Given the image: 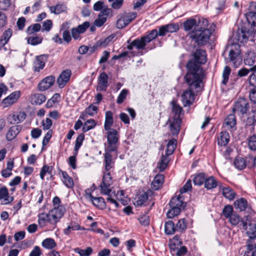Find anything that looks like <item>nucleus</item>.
I'll return each instance as SVG.
<instances>
[{
  "instance_id": "19",
  "label": "nucleus",
  "mask_w": 256,
  "mask_h": 256,
  "mask_svg": "<svg viewBox=\"0 0 256 256\" xmlns=\"http://www.w3.org/2000/svg\"><path fill=\"white\" fill-rule=\"evenodd\" d=\"M170 208H178L180 210H184L186 203L184 201L183 196L179 194L178 196L173 197L169 203Z\"/></svg>"
},
{
  "instance_id": "1",
  "label": "nucleus",
  "mask_w": 256,
  "mask_h": 256,
  "mask_svg": "<svg viewBox=\"0 0 256 256\" xmlns=\"http://www.w3.org/2000/svg\"><path fill=\"white\" fill-rule=\"evenodd\" d=\"M188 72L184 76L186 82L189 86V89L184 90L182 96L184 106L192 104L194 100V90L200 89V84L204 75V71L193 61L186 64Z\"/></svg>"
},
{
  "instance_id": "24",
  "label": "nucleus",
  "mask_w": 256,
  "mask_h": 256,
  "mask_svg": "<svg viewBox=\"0 0 256 256\" xmlns=\"http://www.w3.org/2000/svg\"><path fill=\"white\" fill-rule=\"evenodd\" d=\"M52 204L54 208L51 210H55L57 214L61 215V218L64 215L66 209L61 204V200L58 196H54L52 199Z\"/></svg>"
},
{
  "instance_id": "30",
  "label": "nucleus",
  "mask_w": 256,
  "mask_h": 256,
  "mask_svg": "<svg viewBox=\"0 0 256 256\" xmlns=\"http://www.w3.org/2000/svg\"><path fill=\"white\" fill-rule=\"evenodd\" d=\"M46 100L45 96L42 94H32L30 100L32 104L40 105Z\"/></svg>"
},
{
  "instance_id": "9",
  "label": "nucleus",
  "mask_w": 256,
  "mask_h": 256,
  "mask_svg": "<svg viewBox=\"0 0 256 256\" xmlns=\"http://www.w3.org/2000/svg\"><path fill=\"white\" fill-rule=\"evenodd\" d=\"M180 29L179 25L177 23H170L163 25L158 28V31L156 30L158 36H164L167 33H172L178 32Z\"/></svg>"
},
{
  "instance_id": "25",
  "label": "nucleus",
  "mask_w": 256,
  "mask_h": 256,
  "mask_svg": "<svg viewBox=\"0 0 256 256\" xmlns=\"http://www.w3.org/2000/svg\"><path fill=\"white\" fill-rule=\"evenodd\" d=\"M240 226L246 230L248 236H256V224L250 223L248 225L246 222L242 220L240 222Z\"/></svg>"
},
{
  "instance_id": "28",
  "label": "nucleus",
  "mask_w": 256,
  "mask_h": 256,
  "mask_svg": "<svg viewBox=\"0 0 256 256\" xmlns=\"http://www.w3.org/2000/svg\"><path fill=\"white\" fill-rule=\"evenodd\" d=\"M220 185L214 176H206L204 186L206 190H210L214 188L217 186H220Z\"/></svg>"
},
{
  "instance_id": "44",
  "label": "nucleus",
  "mask_w": 256,
  "mask_h": 256,
  "mask_svg": "<svg viewBox=\"0 0 256 256\" xmlns=\"http://www.w3.org/2000/svg\"><path fill=\"white\" fill-rule=\"evenodd\" d=\"M164 231L166 234H172L176 231V226L172 220H168L165 223Z\"/></svg>"
},
{
  "instance_id": "56",
  "label": "nucleus",
  "mask_w": 256,
  "mask_h": 256,
  "mask_svg": "<svg viewBox=\"0 0 256 256\" xmlns=\"http://www.w3.org/2000/svg\"><path fill=\"white\" fill-rule=\"evenodd\" d=\"M41 26L39 24H35L29 26L26 30V32L29 35H32L40 30Z\"/></svg>"
},
{
  "instance_id": "35",
  "label": "nucleus",
  "mask_w": 256,
  "mask_h": 256,
  "mask_svg": "<svg viewBox=\"0 0 256 256\" xmlns=\"http://www.w3.org/2000/svg\"><path fill=\"white\" fill-rule=\"evenodd\" d=\"M194 185L202 186L204 184L206 176L203 172L195 174L192 176Z\"/></svg>"
},
{
  "instance_id": "59",
  "label": "nucleus",
  "mask_w": 256,
  "mask_h": 256,
  "mask_svg": "<svg viewBox=\"0 0 256 256\" xmlns=\"http://www.w3.org/2000/svg\"><path fill=\"white\" fill-rule=\"evenodd\" d=\"M166 213L167 217L169 218H172L174 216H178L182 210L178 208H170Z\"/></svg>"
},
{
  "instance_id": "47",
  "label": "nucleus",
  "mask_w": 256,
  "mask_h": 256,
  "mask_svg": "<svg viewBox=\"0 0 256 256\" xmlns=\"http://www.w3.org/2000/svg\"><path fill=\"white\" fill-rule=\"evenodd\" d=\"M26 40L28 44L32 46H36L41 44L43 40V38L42 36H30L26 38Z\"/></svg>"
},
{
  "instance_id": "20",
  "label": "nucleus",
  "mask_w": 256,
  "mask_h": 256,
  "mask_svg": "<svg viewBox=\"0 0 256 256\" xmlns=\"http://www.w3.org/2000/svg\"><path fill=\"white\" fill-rule=\"evenodd\" d=\"M55 78L54 76H48L44 78L38 84V88L40 91H44L50 88L54 84Z\"/></svg>"
},
{
  "instance_id": "38",
  "label": "nucleus",
  "mask_w": 256,
  "mask_h": 256,
  "mask_svg": "<svg viewBox=\"0 0 256 256\" xmlns=\"http://www.w3.org/2000/svg\"><path fill=\"white\" fill-rule=\"evenodd\" d=\"M114 122L113 115L111 111H107L106 112V118L104 124L105 130H108L110 129Z\"/></svg>"
},
{
  "instance_id": "57",
  "label": "nucleus",
  "mask_w": 256,
  "mask_h": 256,
  "mask_svg": "<svg viewBox=\"0 0 256 256\" xmlns=\"http://www.w3.org/2000/svg\"><path fill=\"white\" fill-rule=\"evenodd\" d=\"M52 170H53L52 166H48L47 165H44L40 170V178L42 180H44L46 173H48L50 174H52Z\"/></svg>"
},
{
  "instance_id": "18",
  "label": "nucleus",
  "mask_w": 256,
  "mask_h": 256,
  "mask_svg": "<svg viewBox=\"0 0 256 256\" xmlns=\"http://www.w3.org/2000/svg\"><path fill=\"white\" fill-rule=\"evenodd\" d=\"M184 30L186 32H188V34L194 30L199 28V26L198 24L196 19L193 18H190L186 20L182 24Z\"/></svg>"
},
{
  "instance_id": "13",
  "label": "nucleus",
  "mask_w": 256,
  "mask_h": 256,
  "mask_svg": "<svg viewBox=\"0 0 256 256\" xmlns=\"http://www.w3.org/2000/svg\"><path fill=\"white\" fill-rule=\"evenodd\" d=\"M20 91L16 90L12 92L2 100V104L4 106L7 108L15 104L20 98Z\"/></svg>"
},
{
  "instance_id": "2",
  "label": "nucleus",
  "mask_w": 256,
  "mask_h": 256,
  "mask_svg": "<svg viewBox=\"0 0 256 256\" xmlns=\"http://www.w3.org/2000/svg\"><path fill=\"white\" fill-rule=\"evenodd\" d=\"M156 37V30H152L146 35L140 38H137L131 42H130V40H128L127 42L128 44L127 46V48L129 50H132L134 47H135L138 50H144L146 52H147L155 48L154 44L150 46H147V44L150 42Z\"/></svg>"
},
{
  "instance_id": "34",
  "label": "nucleus",
  "mask_w": 256,
  "mask_h": 256,
  "mask_svg": "<svg viewBox=\"0 0 256 256\" xmlns=\"http://www.w3.org/2000/svg\"><path fill=\"white\" fill-rule=\"evenodd\" d=\"M148 194L146 192H140L134 198V204L137 206H142L148 200Z\"/></svg>"
},
{
  "instance_id": "36",
  "label": "nucleus",
  "mask_w": 256,
  "mask_h": 256,
  "mask_svg": "<svg viewBox=\"0 0 256 256\" xmlns=\"http://www.w3.org/2000/svg\"><path fill=\"white\" fill-rule=\"evenodd\" d=\"M62 174V180L64 184L68 188H72L74 186L72 178L70 177L67 172L64 171L60 170Z\"/></svg>"
},
{
  "instance_id": "16",
  "label": "nucleus",
  "mask_w": 256,
  "mask_h": 256,
  "mask_svg": "<svg viewBox=\"0 0 256 256\" xmlns=\"http://www.w3.org/2000/svg\"><path fill=\"white\" fill-rule=\"evenodd\" d=\"M236 120L234 114H230L224 119L223 126L232 132L236 130Z\"/></svg>"
},
{
  "instance_id": "53",
  "label": "nucleus",
  "mask_w": 256,
  "mask_h": 256,
  "mask_svg": "<svg viewBox=\"0 0 256 256\" xmlns=\"http://www.w3.org/2000/svg\"><path fill=\"white\" fill-rule=\"evenodd\" d=\"M256 60V54L254 52H250L248 53V55L244 59V64L250 66H252Z\"/></svg>"
},
{
  "instance_id": "64",
  "label": "nucleus",
  "mask_w": 256,
  "mask_h": 256,
  "mask_svg": "<svg viewBox=\"0 0 256 256\" xmlns=\"http://www.w3.org/2000/svg\"><path fill=\"white\" fill-rule=\"evenodd\" d=\"M98 108L92 104H90L88 108H86V113L90 116H94V114L97 112Z\"/></svg>"
},
{
  "instance_id": "29",
  "label": "nucleus",
  "mask_w": 256,
  "mask_h": 256,
  "mask_svg": "<svg viewBox=\"0 0 256 256\" xmlns=\"http://www.w3.org/2000/svg\"><path fill=\"white\" fill-rule=\"evenodd\" d=\"M46 60V56L44 55H40L36 56L34 62V67L35 70L38 72L40 70H42L45 66Z\"/></svg>"
},
{
  "instance_id": "22",
  "label": "nucleus",
  "mask_w": 256,
  "mask_h": 256,
  "mask_svg": "<svg viewBox=\"0 0 256 256\" xmlns=\"http://www.w3.org/2000/svg\"><path fill=\"white\" fill-rule=\"evenodd\" d=\"M108 86V76L105 72L100 74L98 78L97 90L99 91H106Z\"/></svg>"
},
{
  "instance_id": "54",
  "label": "nucleus",
  "mask_w": 256,
  "mask_h": 256,
  "mask_svg": "<svg viewBox=\"0 0 256 256\" xmlns=\"http://www.w3.org/2000/svg\"><path fill=\"white\" fill-rule=\"evenodd\" d=\"M74 252L80 254V256H90L92 252V249L91 247H87L85 250L80 248H76Z\"/></svg>"
},
{
  "instance_id": "63",
  "label": "nucleus",
  "mask_w": 256,
  "mask_h": 256,
  "mask_svg": "<svg viewBox=\"0 0 256 256\" xmlns=\"http://www.w3.org/2000/svg\"><path fill=\"white\" fill-rule=\"evenodd\" d=\"M232 212V206L230 205H226L223 208L222 214L224 217H226V218H228L232 214H233Z\"/></svg>"
},
{
  "instance_id": "55",
  "label": "nucleus",
  "mask_w": 256,
  "mask_h": 256,
  "mask_svg": "<svg viewBox=\"0 0 256 256\" xmlns=\"http://www.w3.org/2000/svg\"><path fill=\"white\" fill-rule=\"evenodd\" d=\"M231 72V69L228 66H226L224 68L222 72V84L226 85L228 82L229 76Z\"/></svg>"
},
{
  "instance_id": "21",
  "label": "nucleus",
  "mask_w": 256,
  "mask_h": 256,
  "mask_svg": "<svg viewBox=\"0 0 256 256\" xmlns=\"http://www.w3.org/2000/svg\"><path fill=\"white\" fill-rule=\"evenodd\" d=\"M250 8L252 10H255L256 12H250L246 14V17L248 24L252 26H256V2L250 3Z\"/></svg>"
},
{
  "instance_id": "15",
  "label": "nucleus",
  "mask_w": 256,
  "mask_h": 256,
  "mask_svg": "<svg viewBox=\"0 0 256 256\" xmlns=\"http://www.w3.org/2000/svg\"><path fill=\"white\" fill-rule=\"evenodd\" d=\"M72 74L71 70L66 69L63 70L57 79V82L60 88H64L70 80Z\"/></svg>"
},
{
  "instance_id": "46",
  "label": "nucleus",
  "mask_w": 256,
  "mask_h": 256,
  "mask_svg": "<svg viewBox=\"0 0 256 256\" xmlns=\"http://www.w3.org/2000/svg\"><path fill=\"white\" fill-rule=\"evenodd\" d=\"M234 164L238 170H242L246 167V162L243 158L238 156L235 158Z\"/></svg>"
},
{
  "instance_id": "11",
  "label": "nucleus",
  "mask_w": 256,
  "mask_h": 256,
  "mask_svg": "<svg viewBox=\"0 0 256 256\" xmlns=\"http://www.w3.org/2000/svg\"><path fill=\"white\" fill-rule=\"evenodd\" d=\"M86 196L92 203V204L100 210H104L106 207V204L104 200L102 197H94L90 192V190H86Z\"/></svg>"
},
{
  "instance_id": "27",
  "label": "nucleus",
  "mask_w": 256,
  "mask_h": 256,
  "mask_svg": "<svg viewBox=\"0 0 256 256\" xmlns=\"http://www.w3.org/2000/svg\"><path fill=\"white\" fill-rule=\"evenodd\" d=\"M182 119L179 118H174L172 122L170 124V131L171 134L177 136L180 130Z\"/></svg>"
},
{
  "instance_id": "51",
  "label": "nucleus",
  "mask_w": 256,
  "mask_h": 256,
  "mask_svg": "<svg viewBox=\"0 0 256 256\" xmlns=\"http://www.w3.org/2000/svg\"><path fill=\"white\" fill-rule=\"evenodd\" d=\"M96 126V123L94 119H90L86 122L82 126V131L86 132L92 128Z\"/></svg>"
},
{
  "instance_id": "42",
  "label": "nucleus",
  "mask_w": 256,
  "mask_h": 256,
  "mask_svg": "<svg viewBox=\"0 0 256 256\" xmlns=\"http://www.w3.org/2000/svg\"><path fill=\"white\" fill-rule=\"evenodd\" d=\"M66 7L63 4H58L54 6H50V10L52 13L56 14H60L66 10Z\"/></svg>"
},
{
  "instance_id": "23",
  "label": "nucleus",
  "mask_w": 256,
  "mask_h": 256,
  "mask_svg": "<svg viewBox=\"0 0 256 256\" xmlns=\"http://www.w3.org/2000/svg\"><path fill=\"white\" fill-rule=\"evenodd\" d=\"M22 127L20 125L11 126L6 134V139L8 141L14 140L21 131Z\"/></svg>"
},
{
  "instance_id": "60",
  "label": "nucleus",
  "mask_w": 256,
  "mask_h": 256,
  "mask_svg": "<svg viewBox=\"0 0 256 256\" xmlns=\"http://www.w3.org/2000/svg\"><path fill=\"white\" fill-rule=\"evenodd\" d=\"M251 72H252L249 78V83L251 86L256 87V69L254 66L251 67Z\"/></svg>"
},
{
  "instance_id": "10",
  "label": "nucleus",
  "mask_w": 256,
  "mask_h": 256,
  "mask_svg": "<svg viewBox=\"0 0 256 256\" xmlns=\"http://www.w3.org/2000/svg\"><path fill=\"white\" fill-rule=\"evenodd\" d=\"M137 16L136 12H130L126 13L119 18L116 22V26L118 28H122L128 25Z\"/></svg>"
},
{
  "instance_id": "8",
  "label": "nucleus",
  "mask_w": 256,
  "mask_h": 256,
  "mask_svg": "<svg viewBox=\"0 0 256 256\" xmlns=\"http://www.w3.org/2000/svg\"><path fill=\"white\" fill-rule=\"evenodd\" d=\"M250 108L248 101L244 98H240L235 102L232 110L238 116L246 114Z\"/></svg>"
},
{
  "instance_id": "50",
  "label": "nucleus",
  "mask_w": 256,
  "mask_h": 256,
  "mask_svg": "<svg viewBox=\"0 0 256 256\" xmlns=\"http://www.w3.org/2000/svg\"><path fill=\"white\" fill-rule=\"evenodd\" d=\"M84 138V136L83 134H79L78 136L76 138L74 150V152H75L76 154H78L79 149L82 144Z\"/></svg>"
},
{
  "instance_id": "49",
  "label": "nucleus",
  "mask_w": 256,
  "mask_h": 256,
  "mask_svg": "<svg viewBox=\"0 0 256 256\" xmlns=\"http://www.w3.org/2000/svg\"><path fill=\"white\" fill-rule=\"evenodd\" d=\"M168 156H162L160 161L158 163V168L160 172H163L167 167L168 164L170 161L168 158Z\"/></svg>"
},
{
  "instance_id": "14",
  "label": "nucleus",
  "mask_w": 256,
  "mask_h": 256,
  "mask_svg": "<svg viewBox=\"0 0 256 256\" xmlns=\"http://www.w3.org/2000/svg\"><path fill=\"white\" fill-rule=\"evenodd\" d=\"M26 118V114L24 112H17L10 114L8 120L10 124H18L23 122Z\"/></svg>"
},
{
  "instance_id": "62",
  "label": "nucleus",
  "mask_w": 256,
  "mask_h": 256,
  "mask_svg": "<svg viewBox=\"0 0 256 256\" xmlns=\"http://www.w3.org/2000/svg\"><path fill=\"white\" fill-rule=\"evenodd\" d=\"M128 90L126 89H123L119 94L118 98L116 100V102L118 104H120L124 100L126 99L128 94Z\"/></svg>"
},
{
  "instance_id": "61",
  "label": "nucleus",
  "mask_w": 256,
  "mask_h": 256,
  "mask_svg": "<svg viewBox=\"0 0 256 256\" xmlns=\"http://www.w3.org/2000/svg\"><path fill=\"white\" fill-rule=\"evenodd\" d=\"M248 236L249 237V239L247 242L248 249L251 250L256 247V236Z\"/></svg>"
},
{
  "instance_id": "39",
  "label": "nucleus",
  "mask_w": 256,
  "mask_h": 256,
  "mask_svg": "<svg viewBox=\"0 0 256 256\" xmlns=\"http://www.w3.org/2000/svg\"><path fill=\"white\" fill-rule=\"evenodd\" d=\"M220 188L222 189L223 196L230 200H232L234 198L236 194L230 187H222L220 185Z\"/></svg>"
},
{
  "instance_id": "43",
  "label": "nucleus",
  "mask_w": 256,
  "mask_h": 256,
  "mask_svg": "<svg viewBox=\"0 0 256 256\" xmlns=\"http://www.w3.org/2000/svg\"><path fill=\"white\" fill-rule=\"evenodd\" d=\"M172 105V113L174 115V118H180L181 112L182 110V108L174 100L171 102Z\"/></svg>"
},
{
  "instance_id": "5",
  "label": "nucleus",
  "mask_w": 256,
  "mask_h": 256,
  "mask_svg": "<svg viewBox=\"0 0 256 256\" xmlns=\"http://www.w3.org/2000/svg\"><path fill=\"white\" fill-rule=\"evenodd\" d=\"M230 48L228 58L234 66L237 68L242 62V58L240 55V46L237 43H233L227 46Z\"/></svg>"
},
{
  "instance_id": "31",
  "label": "nucleus",
  "mask_w": 256,
  "mask_h": 256,
  "mask_svg": "<svg viewBox=\"0 0 256 256\" xmlns=\"http://www.w3.org/2000/svg\"><path fill=\"white\" fill-rule=\"evenodd\" d=\"M230 136L226 131H222L218 137V144L220 146H226L229 142Z\"/></svg>"
},
{
  "instance_id": "4",
  "label": "nucleus",
  "mask_w": 256,
  "mask_h": 256,
  "mask_svg": "<svg viewBox=\"0 0 256 256\" xmlns=\"http://www.w3.org/2000/svg\"><path fill=\"white\" fill-rule=\"evenodd\" d=\"M211 34L212 32L209 28L199 26L196 31L192 32L188 36L198 45L204 46L208 42Z\"/></svg>"
},
{
  "instance_id": "33",
  "label": "nucleus",
  "mask_w": 256,
  "mask_h": 256,
  "mask_svg": "<svg viewBox=\"0 0 256 256\" xmlns=\"http://www.w3.org/2000/svg\"><path fill=\"white\" fill-rule=\"evenodd\" d=\"M13 199L12 197L9 196L8 189L6 187L0 188V200H2V204H8L13 200Z\"/></svg>"
},
{
  "instance_id": "52",
  "label": "nucleus",
  "mask_w": 256,
  "mask_h": 256,
  "mask_svg": "<svg viewBox=\"0 0 256 256\" xmlns=\"http://www.w3.org/2000/svg\"><path fill=\"white\" fill-rule=\"evenodd\" d=\"M42 246L46 249H52L56 247V244L54 239L47 238L42 242Z\"/></svg>"
},
{
  "instance_id": "40",
  "label": "nucleus",
  "mask_w": 256,
  "mask_h": 256,
  "mask_svg": "<svg viewBox=\"0 0 256 256\" xmlns=\"http://www.w3.org/2000/svg\"><path fill=\"white\" fill-rule=\"evenodd\" d=\"M248 206V202L244 198H240L234 202V206L236 209L239 210L240 211L244 210Z\"/></svg>"
},
{
  "instance_id": "41",
  "label": "nucleus",
  "mask_w": 256,
  "mask_h": 256,
  "mask_svg": "<svg viewBox=\"0 0 256 256\" xmlns=\"http://www.w3.org/2000/svg\"><path fill=\"white\" fill-rule=\"evenodd\" d=\"M177 144V140L175 138H172L170 140L166 145V154L170 156L173 154Z\"/></svg>"
},
{
  "instance_id": "12",
  "label": "nucleus",
  "mask_w": 256,
  "mask_h": 256,
  "mask_svg": "<svg viewBox=\"0 0 256 256\" xmlns=\"http://www.w3.org/2000/svg\"><path fill=\"white\" fill-rule=\"evenodd\" d=\"M194 60H192L196 64L199 66L202 69L200 64H204L206 62V54L204 50L197 49L194 54ZM192 60H190L188 62Z\"/></svg>"
},
{
  "instance_id": "58",
  "label": "nucleus",
  "mask_w": 256,
  "mask_h": 256,
  "mask_svg": "<svg viewBox=\"0 0 256 256\" xmlns=\"http://www.w3.org/2000/svg\"><path fill=\"white\" fill-rule=\"evenodd\" d=\"M248 147L252 150H256V134H254L248 138Z\"/></svg>"
},
{
  "instance_id": "17",
  "label": "nucleus",
  "mask_w": 256,
  "mask_h": 256,
  "mask_svg": "<svg viewBox=\"0 0 256 256\" xmlns=\"http://www.w3.org/2000/svg\"><path fill=\"white\" fill-rule=\"evenodd\" d=\"M114 151H108V150H105V153L104 154V171L110 172V170L114 167V160L112 158L111 152Z\"/></svg>"
},
{
  "instance_id": "7",
  "label": "nucleus",
  "mask_w": 256,
  "mask_h": 256,
  "mask_svg": "<svg viewBox=\"0 0 256 256\" xmlns=\"http://www.w3.org/2000/svg\"><path fill=\"white\" fill-rule=\"evenodd\" d=\"M108 146L106 149L108 151H116L117 150V143L118 141V132L113 128L107 130Z\"/></svg>"
},
{
  "instance_id": "6",
  "label": "nucleus",
  "mask_w": 256,
  "mask_h": 256,
  "mask_svg": "<svg viewBox=\"0 0 256 256\" xmlns=\"http://www.w3.org/2000/svg\"><path fill=\"white\" fill-rule=\"evenodd\" d=\"M112 178L110 174V172L104 171L102 182L100 186L101 193L103 194L108 195L112 191Z\"/></svg>"
},
{
  "instance_id": "48",
  "label": "nucleus",
  "mask_w": 256,
  "mask_h": 256,
  "mask_svg": "<svg viewBox=\"0 0 256 256\" xmlns=\"http://www.w3.org/2000/svg\"><path fill=\"white\" fill-rule=\"evenodd\" d=\"M187 226L188 223L185 218L180 219L176 226V232L180 233L184 232L187 228Z\"/></svg>"
},
{
  "instance_id": "45",
  "label": "nucleus",
  "mask_w": 256,
  "mask_h": 256,
  "mask_svg": "<svg viewBox=\"0 0 256 256\" xmlns=\"http://www.w3.org/2000/svg\"><path fill=\"white\" fill-rule=\"evenodd\" d=\"M12 35V30L8 28L5 30L1 36L0 39V45L4 46L8 43Z\"/></svg>"
},
{
  "instance_id": "32",
  "label": "nucleus",
  "mask_w": 256,
  "mask_h": 256,
  "mask_svg": "<svg viewBox=\"0 0 256 256\" xmlns=\"http://www.w3.org/2000/svg\"><path fill=\"white\" fill-rule=\"evenodd\" d=\"M256 110H252L251 112L249 114L246 122V126H251L250 130H254V127L256 126Z\"/></svg>"
},
{
  "instance_id": "3",
  "label": "nucleus",
  "mask_w": 256,
  "mask_h": 256,
  "mask_svg": "<svg viewBox=\"0 0 256 256\" xmlns=\"http://www.w3.org/2000/svg\"><path fill=\"white\" fill-rule=\"evenodd\" d=\"M38 217V223L41 228L45 227L48 224L56 226L62 218L61 215L57 214L55 210H50L48 214L40 213Z\"/></svg>"
},
{
  "instance_id": "37",
  "label": "nucleus",
  "mask_w": 256,
  "mask_h": 256,
  "mask_svg": "<svg viewBox=\"0 0 256 256\" xmlns=\"http://www.w3.org/2000/svg\"><path fill=\"white\" fill-rule=\"evenodd\" d=\"M164 182V176L162 174H158L154 178L152 183V188L154 190H158Z\"/></svg>"
},
{
  "instance_id": "26",
  "label": "nucleus",
  "mask_w": 256,
  "mask_h": 256,
  "mask_svg": "<svg viewBox=\"0 0 256 256\" xmlns=\"http://www.w3.org/2000/svg\"><path fill=\"white\" fill-rule=\"evenodd\" d=\"M84 228L74 221H71L66 228L64 229L63 232L66 236H69L72 232L78 230H84Z\"/></svg>"
}]
</instances>
